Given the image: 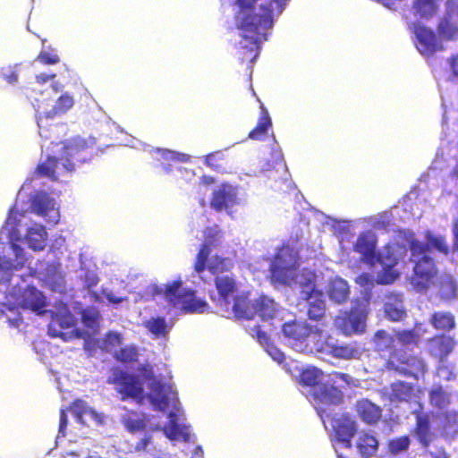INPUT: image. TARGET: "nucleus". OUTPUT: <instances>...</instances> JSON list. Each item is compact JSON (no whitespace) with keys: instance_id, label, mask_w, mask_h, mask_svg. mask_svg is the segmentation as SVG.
<instances>
[{"instance_id":"nucleus-20","label":"nucleus","mask_w":458,"mask_h":458,"mask_svg":"<svg viewBox=\"0 0 458 458\" xmlns=\"http://www.w3.org/2000/svg\"><path fill=\"white\" fill-rule=\"evenodd\" d=\"M152 378L148 387L150 394L148 399L154 408L157 411H165L169 405V394L172 392L170 385L163 383L161 380L155 378L153 376L148 377Z\"/></svg>"},{"instance_id":"nucleus-8","label":"nucleus","mask_w":458,"mask_h":458,"mask_svg":"<svg viewBox=\"0 0 458 458\" xmlns=\"http://www.w3.org/2000/svg\"><path fill=\"white\" fill-rule=\"evenodd\" d=\"M284 335L294 344H303L310 352H315L314 346L321 338L323 330L310 325L306 321L292 320L282 327Z\"/></svg>"},{"instance_id":"nucleus-16","label":"nucleus","mask_w":458,"mask_h":458,"mask_svg":"<svg viewBox=\"0 0 458 458\" xmlns=\"http://www.w3.org/2000/svg\"><path fill=\"white\" fill-rule=\"evenodd\" d=\"M203 243L201 244L193 265L194 271L201 274L206 270V263L213 248L220 247L224 238V232L217 225L208 226L203 233Z\"/></svg>"},{"instance_id":"nucleus-54","label":"nucleus","mask_w":458,"mask_h":458,"mask_svg":"<svg viewBox=\"0 0 458 458\" xmlns=\"http://www.w3.org/2000/svg\"><path fill=\"white\" fill-rule=\"evenodd\" d=\"M36 61L39 62L42 64H55L60 62V58L58 55L48 52V51H41L36 57Z\"/></svg>"},{"instance_id":"nucleus-13","label":"nucleus","mask_w":458,"mask_h":458,"mask_svg":"<svg viewBox=\"0 0 458 458\" xmlns=\"http://www.w3.org/2000/svg\"><path fill=\"white\" fill-rule=\"evenodd\" d=\"M409 29L415 37V47L422 55L433 56L437 52L445 49L437 33L423 23L420 21L411 22Z\"/></svg>"},{"instance_id":"nucleus-4","label":"nucleus","mask_w":458,"mask_h":458,"mask_svg":"<svg viewBox=\"0 0 458 458\" xmlns=\"http://www.w3.org/2000/svg\"><path fill=\"white\" fill-rule=\"evenodd\" d=\"M419 405L420 409L412 412L415 417V424L411 430V435L424 449L425 456L428 458H451V454L445 445H434L433 448H430V444L436 437V434L432 429L429 414L421 411V403Z\"/></svg>"},{"instance_id":"nucleus-58","label":"nucleus","mask_w":458,"mask_h":458,"mask_svg":"<svg viewBox=\"0 0 458 458\" xmlns=\"http://www.w3.org/2000/svg\"><path fill=\"white\" fill-rule=\"evenodd\" d=\"M445 14L458 18V0H446Z\"/></svg>"},{"instance_id":"nucleus-44","label":"nucleus","mask_w":458,"mask_h":458,"mask_svg":"<svg viewBox=\"0 0 458 458\" xmlns=\"http://www.w3.org/2000/svg\"><path fill=\"white\" fill-rule=\"evenodd\" d=\"M67 411H71L76 421L84 425L83 416L86 413L95 414V411L91 409L88 403L82 399H75L68 407H65Z\"/></svg>"},{"instance_id":"nucleus-12","label":"nucleus","mask_w":458,"mask_h":458,"mask_svg":"<svg viewBox=\"0 0 458 458\" xmlns=\"http://www.w3.org/2000/svg\"><path fill=\"white\" fill-rule=\"evenodd\" d=\"M295 257L292 256V249L282 248L275 256L270 266L271 280L281 284H290L294 279L297 268Z\"/></svg>"},{"instance_id":"nucleus-45","label":"nucleus","mask_w":458,"mask_h":458,"mask_svg":"<svg viewBox=\"0 0 458 458\" xmlns=\"http://www.w3.org/2000/svg\"><path fill=\"white\" fill-rule=\"evenodd\" d=\"M139 352L134 345H127L120 348L114 354L115 360L121 363H133L138 360Z\"/></svg>"},{"instance_id":"nucleus-3","label":"nucleus","mask_w":458,"mask_h":458,"mask_svg":"<svg viewBox=\"0 0 458 458\" xmlns=\"http://www.w3.org/2000/svg\"><path fill=\"white\" fill-rule=\"evenodd\" d=\"M88 145L86 140L74 139L64 144L60 157H48L45 162L37 166V173L41 176L54 179L55 177V169L59 164L67 172H72L75 169L77 162H83L85 157L82 153L86 150Z\"/></svg>"},{"instance_id":"nucleus-23","label":"nucleus","mask_w":458,"mask_h":458,"mask_svg":"<svg viewBox=\"0 0 458 458\" xmlns=\"http://www.w3.org/2000/svg\"><path fill=\"white\" fill-rule=\"evenodd\" d=\"M74 105V99L69 93H64L55 101L53 108L44 114L37 117L38 125L40 130L47 125V120L66 114Z\"/></svg>"},{"instance_id":"nucleus-27","label":"nucleus","mask_w":458,"mask_h":458,"mask_svg":"<svg viewBox=\"0 0 458 458\" xmlns=\"http://www.w3.org/2000/svg\"><path fill=\"white\" fill-rule=\"evenodd\" d=\"M144 327L155 339H165L173 327L172 322H167L161 316L151 317L143 324Z\"/></svg>"},{"instance_id":"nucleus-14","label":"nucleus","mask_w":458,"mask_h":458,"mask_svg":"<svg viewBox=\"0 0 458 458\" xmlns=\"http://www.w3.org/2000/svg\"><path fill=\"white\" fill-rule=\"evenodd\" d=\"M332 439L345 448L352 447V439L358 430V424L349 412L335 414L331 419Z\"/></svg>"},{"instance_id":"nucleus-15","label":"nucleus","mask_w":458,"mask_h":458,"mask_svg":"<svg viewBox=\"0 0 458 458\" xmlns=\"http://www.w3.org/2000/svg\"><path fill=\"white\" fill-rule=\"evenodd\" d=\"M109 382L116 386V391L120 394L121 400L133 399L138 403H143L144 389L136 376L119 370Z\"/></svg>"},{"instance_id":"nucleus-25","label":"nucleus","mask_w":458,"mask_h":458,"mask_svg":"<svg viewBox=\"0 0 458 458\" xmlns=\"http://www.w3.org/2000/svg\"><path fill=\"white\" fill-rule=\"evenodd\" d=\"M277 311V304L267 295L262 294L254 301L253 318L259 316L263 320L273 319Z\"/></svg>"},{"instance_id":"nucleus-26","label":"nucleus","mask_w":458,"mask_h":458,"mask_svg":"<svg viewBox=\"0 0 458 458\" xmlns=\"http://www.w3.org/2000/svg\"><path fill=\"white\" fill-rule=\"evenodd\" d=\"M219 300L225 305L230 303V298L236 293L238 284L230 276H217L214 279Z\"/></svg>"},{"instance_id":"nucleus-35","label":"nucleus","mask_w":458,"mask_h":458,"mask_svg":"<svg viewBox=\"0 0 458 458\" xmlns=\"http://www.w3.org/2000/svg\"><path fill=\"white\" fill-rule=\"evenodd\" d=\"M324 373L320 369L309 367L302 369L298 376V382L304 387H311L313 390L321 383Z\"/></svg>"},{"instance_id":"nucleus-21","label":"nucleus","mask_w":458,"mask_h":458,"mask_svg":"<svg viewBox=\"0 0 458 458\" xmlns=\"http://www.w3.org/2000/svg\"><path fill=\"white\" fill-rule=\"evenodd\" d=\"M428 352L431 356L443 361L454 350L455 341L444 334L436 335L428 340Z\"/></svg>"},{"instance_id":"nucleus-22","label":"nucleus","mask_w":458,"mask_h":458,"mask_svg":"<svg viewBox=\"0 0 458 458\" xmlns=\"http://www.w3.org/2000/svg\"><path fill=\"white\" fill-rule=\"evenodd\" d=\"M357 415L367 425H376L382 418V409L367 398L360 399L355 403Z\"/></svg>"},{"instance_id":"nucleus-56","label":"nucleus","mask_w":458,"mask_h":458,"mask_svg":"<svg viewBox=\"0 0 458 458\" xmlns=\"http://www.w3.org/2000/svg\"><path fill=\"white\" fill-rule=\"evenodd\" d=\"M67 411L65 408H62L59 411V426H58V436L64 437L66 436V428L68 425Z\"/></svg>"},{"instance_id":"nucleus-10","label":"nucleus","mask_w":458,"mask_h":458,"mask_svg":"<svg viewBox=\"0 0 458 458\" xmlns=\"http://www.w3.org/2000/svg\"><path fill=\"white\" fill-rule=\"evenodd\" d=\"M300 298L307 303V315L310 320L320 321L327 310L324 293L317 288L314 278L300 282Z\"/></svg>"},{"instance_id":"nucleus-32","label":"nucleus","mask_w":458,"mask_h":458,"mask_svg":"<svg viewBox=\"0 0 458 458\" xmlns=\"http://www.w3.org/2000/svg\"><path fill=\"white\" fill-rule=\"evenodd\" d=\"M429 323L436 330L444 332H449L456 326L454 315L448 311H436L432 313Z\"/></svg>"},{"instance_id":"nucleus-43","label":"nucleus","mask_w":458,"mask_h":458,"mask_svg":"<svg viewBox=\"0 0 458 458\" xmlns=\"http://www.w3.org/2000/svg\"><path fill=\"white\" fill-rule=\"evenodd\" d=\"M30 208L38 216H45L54 209V201L47 193L40 192L31 199Z\"/></svg>"},{"instance_id":"nucleus-29","label":"nucleus","mask_w":458,"mask_h":458,"mask_svg":"<svg viewBox=\"0 0 458 458\" xmlns=\"http://www.w3.org/2000/svg\"><path fill=\"white\" fill-rule=\"evenodd\" d=\"M235 318L240 319H252L254 312V301L249 300V293H244L233 296L232 308Z\"/></svg>"},{"instance_id":"nucleus-19","label":"nucleus","mask_w":458,"mask_h":458,"mask_svg":"<svg viewBox=\"0 0 458 458\" xmlns=\"http://www.w3.org/2000/svg\"><path fill=\"white\" fill-rule=\"evenodd\" d=\"M12 248L15 254L14 261L5 256H0V284L9 283L13 272L25 266L26 258L23 249L16 243H13Z\"/></svg>"},{"instance_id":"nucleus-47","label":"nucleus","mask_w":458,"mask_h":458,"mask_svg":"<svg viewBox=\"0 0 458 458\" xmlns=\"http://www.w3.org/2000/svg\"><path fill=\"white\" fill-rule=\"evenodd\" d=\"M410 445L411 439L409 436L404 435L389 440L387 448L390 454L396 455L400 453L406 452L409 449Z\"/></svg>"},{"instance_id":"nucleus-17","label":"nucleus","mask_w":458,"mask_h":458,"mask_svg":"<svg viewBox=\"0 0 458 458\" xmlns=\"http://www.w3.org/2000/svg\"><path fill=\"white\" fill-rule=\"evenodd\" d=\"M423 393L421 388H416L411 383L397 380L389 385L386 393L387 400L391 403H410L420 397Z\"/></svg>"},{"instance_id":"nucleus-48","label":"nucleus","mask_w":458,"mask_h":458,"mask_svg":"<svg viewBox=\"0 0 458 458\" xmlns=\"http://www.w3.org/2000/svg\"><path fill=\"white\" fill-rule=\"evenodd\" d=\"M426 239L427 242L425 243L429 245L430 254L432 253V248L445 255L448 254L449 247L444 236H436L428 232Z\"/></svg>"},{"instance_id":"nucleus-42","label":"nucleus","mask_w":458,"mask_h":458,"mask_svg":"<svg viewBox=\"0 0 458 458\" xmlns=\"http://www.w3.org/2000/svg\"><path fill=\"white\" fill-rule=\"evenodd\" d=\"M234 267V262L231 258L215 255L209 263H206V269L211 275H218L231 271Z\"/></svg>"},{"instance_id":"nucleus-28","label":"nucleus","mask_w":458,"mask_h":458,"mask_svg":"<svg viewBox=\"0 0 458 458\" xmlns=\"http://www.w3.org/2000/svg\"><path fill=\"white\" fill-rule=\"evenodd\" d=\"M378 440L369 431H361L356 441V447L362 458H370L378 450Z\"/></svg>"},{"instance_id":"nucleus-62","label":"nucleus","mask_w":458,"mask_h":458,"mask_svg":"<svg viewBox=\"0 0 458 458\" xmlns=\"http://www.w3.org/2000/svg\"><path fill=\"white\" fill-rule=\"evenodd\" d=\"M452 72L458 79V55H454L448 59Z\"/></svg>"},{"instance_id":"nucleus-1","label":"nucleus","mask_w":458,"mask_h":458,"mask_svg":"<svg viewBox=\"0 0 458 458\" xmlns=\"http://www.w3.org/2000/svg\"><path fill=\"white\" fill-rule=\"evenodd\" d=\"M259 0H235L237 11L234 13L236 28L245 41L242 45V61L253 63L259 55L260 44L267 40V31L273 27L272 11L262 6L260 13H254L253 8Z\"/></svg>"},{"instance_id":"nucleus-31","label":"nucleus","mask_w":458,"mask_h":458,"mask_svg":"<svg viewBox=\"0 0 458 458\" xmlns=\"http://www.w3.org/2000/svg\"><path fill=\"white\" fill-rule=\"evenodd\" d=\"M148 418L135 411H128L122 419V424L131 434L142 432L146 429Z\"/></svg>"},{"instance_id":"nucleus-40","label":"nucleus","mask_w":458,"mask_h":458,"mask_svg":"<svg viewBox=\"0 0 458 458\" xmlns=\"http://www.w3.org/2000/svg\"><path fill=\"white\" fill-rule=\"evenodd\" d=\"M205 163L212 170L218 173H225L230 167L229 158L221 150L208 154L205 157Z\"/></svg>"},{"instance_id":"nucleus-49","label":"nucleus","mask_w":458,"mask_h":458,"mask_svg":"<svg viewBox=\"0 0 458 458\" xmlns=\"http://www.w3.org/2000/svg\"><path fill=\"white\" fill-rule=\"evenodd\" d=\"M373 342L379 350L384 351L394 347V337L381 329L374 334Z\"/></svg>"},{"instance_id":"nucleus-9","label":"nucleus","mask_w":458,"mask_h":458,"mask_svg":"<svg viewBox=\"0 0 458 458\" xmlns=\"http://www.w3.org/2000/svg\"><path fill=\"white\" fill-rule=\"evenodd\" d=\"M367 317L368 310L366 306L358 303L352 306L350 310L342 311L336 315L334 318L333 324L343 335L350 336L364 332Z\"/></svg>"},{"instance_id":"nucleus-6","label":"nucleus","mask_w":458,"mask_h":458,"mask_svg":"<svg viewBox=\"0 0 458 458\" xmlns=\"http://www.w3.org/2000/svg\"><path fill=\"white\" fill-rule=\"evenodd\" d=\"M353 250L361 255L362 260L368 264L374 265L380 263L384 268L378 274L377 281L379 284H393L399 276V274L393 270L396 264V260L393 259L389 263H386L383 257L376 252V242L371 239L369 233H361L357 238Z\"/></svg>"},{"instance_id":"nucleus-7","label":"nucleus","mask_w":458,"mask_h":458,"mask_svg":"<svg viewBox=\"0 0 458 458\" xmlns=\"http://www.w3.org/2000/svg\"><path fill=\"white\" fill-rule=\"evenodd\" d=\"M386 370L394 371L406 377L418 379L428 372L425 360L415 354L393 351L385 363Z\"/></svg>"},{"instance_id":"nucleus-55","label":"nucleus","mask_w":458,"mask_h":458,"mask_svg":"<svg viewBox=\"0 0 458 458\" xmlns=\"http://www.w3.org/2000/svg\"><path fill=\"white\" fill-rule=\"evenodd\" d=\"M54 322H56L63 328H70L74 326V318L70 312H67L63 315H56L54 318Z\"/></svg>"},{"instance_id":"nucleus-57","label":"nucleus","mask_w":458,"mask_h":458,"mask_svg":"<svg viewBox=\"0 0 458 458\" xmlns=\"http://www.w3.org/2000/svg\"><path fill=\"white\" fill-rule=\"evenodd\" d=\"M287 2H288V0H269L268 4H262V5L259 6V12H255V7H254L253 8V13H260V9H261L262 6H267L273 12V9L271 8V5L272 4H276L277 13H281L284 11V7L286 6ZM272 17L274 18V14L273 13H272Z\"/></svg>"},{"instance_id":"nucleus-50","label":"nucleus","mask_w":458,"mask_h":458,"mask_svg":"<svg viewBox=\"0 0 458 458\" xmlns=\"http://www.w3.org/2000/svg\"><path fill=\"white\" fill-rule=\"evenodd\" d=\"M121 333L109 331L105 335L102 344V349L106 352H111L113 349L120 346L123 343Z\"/></svg>"},{"instance_id":"nucleus-63","label":"nucleus","mask_w":458,"mask_h":458,"mask_svg":"<svg viewBox=\"0 0 458 458\" xmlns=\"http://www.w3.org/2000/svg\"><path fill=\"white\" fill-rule=\"evenodd\" d=\"M332 375L334 376L335 378L340 379L346 383L347 385H351L352 383V377L349 374L343 373L340 371H335L332 373Z\"/></svg>"},{"instance_id":"nucleus-39","label":"nucleus","mask_w":458,"mask_h":458,"mask_svg":"<svg viewBox=\"0 0 458 458\" xmlns=\"http://www.w3.org/2000/svg\"><path fill=\"white\" fill-rule=\"evenodd\" d=\"M47 235L44 226L39 225L29 228L25 238L30 249L42 250L46 246Z\"/></svg>"},{"instance_id":"nucleus-36","label":"nucleus","mask_w":458,"mask_h":458,"mask_svg":"<svg viewBox=\"0 0 458 458\" xmlns=\"http://www.w3.org/2000/svg\"><path fill=\"white\" fill-rule=\"evenodd\" d=\"M437 31L445 39H456L458 38V18L444 14L438 22Z\"/></svg>"},{"instance_id":"nucleus-51","label":"nucleus","mask_w":458,"mask_h":458,"mask_svg":"<svg viewBox=\"0 0 458 458\" xmlns=\"http://www.w3.org/2000/svg\"><path fill=\"white\" fill-rule=\"evenodd\" d=\"M170 420L168 424L164 428V431L168 438L174 440L177 439L181 436L180 426L176 421V416L174 412L169 413Z\"/></svg>"},{"instance_id":"nucleus-33","label":"nucleus","mask_w":458,"mask_h":458,"mask_svg":"<svg viewBox=\"0 0 458 458\" xmlns=\"http://www.w3.org/2000/svg\"><path fill=\"white\" fill-rule=\"evenodd\" d=\"M441 434L445 438H454L458 435V412L446 411L440 415Z\"/></svg>"},{"instance_id":"nucleus-24","label":"nucleus","mask_w":458,"mask_h":458,"mask_svg":"<svg viewBox=\"0 0 458 458\" xmlns=\"http://www.w3.org/2000/svg\"><path fill=\"white\" fill-rule=\"evenodd\" d=\"M311 396L315 401L328 405H339L344 401L343 392L338 387L325 383L312 390Z\"/></svg>"},{"instance_id":"nucleus-37","label":"nucleus","mask_w":458,"mask_h":458,"mask_svg":"<svg viewBox=\"0 0 458 458\" xmlns=\"http://www.w3.org/2000/svg\"><path fill=\"white\" fill-rule=\"evenodd\" d=\"M349 293L347 283L340 278L331 281L327 290L330 300L339 304L348 300Z\"/></svg>"},{"instance_id":"nucleus-30","label":"nucleus","mask_w":458,"mask_h":458,"mask_svg":"<svg viewBox=\"0 0 458 458\" xmlns=\"http://www.w3.org/2000/svg\"><path fill=\"white\" fill-rule=\"evenodd\" d=\"M21 304L22 308L33 311H41L46 306L45 298L41 292L30 286L22 292Z\"/></svg>"},{"instance_id":"nucleus-59","label":"nucleus","mask_w":458,"mask_h":458,"mask_svg":"<svg viewBox=\"0 0 458 458\" xmlns=\"http://www.w3.org/2000/svg\"><path fill=\"white\" fill-rule=\"evenodd\" d=\"M252 330L254 331L256 338L259 342V344H267L269 343L268 335L261 330L260 326L254 327Z\"/></svg>"},{"instance_id":"nucleus-46","label":"nucleus","mask_w":458,"mask_h":458,"mask_svg":"<svg viewBox=\"0 0 458 458\" xmlns=\"http://www.w3.org/2000/svg\"><path fill=\"white\" fill-rule=\"evenodd\" d=\"M395 339L403 346L418 345L420 334L414 329L400 330L394 334Z\"/></svg>"},{"instance_id":"nucleus-18","label":"nucleus","mask_w":458,"mask_h":458,"mask_svg":"<svg viewBox=\"0 0 458 458\" xmlns=\"http://www.w3.org/2000/svg\"><path fill=\"white\" fill-rule=\"evenodd\" d=\"M239 204L237 188L230 183L224 182L215 190L210 199V207L216 211L228 210Z\"/></svg>"},{"instance_id":"nucleus-60","label":"nucleus","mask_w":458,"mask_h":458,"mask_svg":"<svg viewBox=\"0 0 458 458\" xmlns=\"http://www.w3.org/2000/svg\"><path fill=\"white\" fill-rule=\"evenodd\" d=\"M151 442V436L146 435L144 436L134 446V452L140 453L145 451L148 445Z\"/></svg>"},{"instance_id":"nucleus-38","label":"nucleus","mask_w":458,"mask_h":458,"mask_svg":"<svg viewBox=\"0 0 458 458\" xmlns=\"http://www.w3.org/2000/svg\"><path fill=\"white\" fill-rule=\"evenodd\" d=\"M441 0H413L412 9L414 13L422 19H430L435 16L439 9Z\"/></svg>"},{"instance_id":"nucleus-64","label":"nucleus","mask_w":458,"mask_h":458,"mask_svg":"<svg viewBox=\"0 0 458 458\" xmlns=\"http://www.w3.org/2000/svg\"><path fill=\"white\" fill-rule=\"evenodd\" d=\"M453 233H454L453 249H454V250L458 251V219L454 220L453 223Z\"/></svg>"},{"instance_id":"nucleus-11","label":"nucleus","mask_w":458,"mask_h":458,"mask_svg":"<svg viewBox=\"0 0 458 458\" xmlns=\"http://www.w3.org/2000/svg\"><path fill=\"white\" fill-rule=\"evenodd\" d=\"M314 348L315 352L343 360L358 359L361 353L356 342L338 343L337 341H334L330 335L324 332Z\"/></svg>"},{"instance_id":"nucleus-52","label":"nucleus","mask_w":458,"mask_h":458,"mask_svg":"<svg viewBox=\"0 0 458 458\" xmlns=\"http://www.w3.org/2000/svg\"><path fill=\"white\" fill-rule=\"evenodd\" d=\"M385 313L392 321H400L406 316L404 310L400 309L392 303H386L385 305Z\"/></svg>"},{"instance_id":"nucleus-53","label":"nucleus","mask_w":458,"mask_h":458,"mask_svg":"<svg viewBox=\"0 0 458 458\" xmlns=\"http://www.w3.org/2000/svg\"><path fill=\"white\" fill-rule=\"evenodd\" d=\"M100 316L98 312L85 311L82 314V323L86 327L96 331L99 327Z\"/></svg>"},{"instance_id":"nucleus-61","label":"nucleus","mask_w":458,"mask_h":458,"mask_svg":"<svg viewBox=\"0 0 458 458\" xmlns=\"http://www.w3.org/2000/svg\"><path fill=\"white\" fill-rule=\"evenodd\" d=\"M372 276L368 273H362L355 279V282L363 287L372 284Z\"/></svg>"},{"instance_id":"nucleus-2","label":"nucleus","mask_w":458,"mask_h":458,"mask_svg":"<svg viewBox=\"0 0 458 458\" xmlns=\"http://www.w3.org/2000/svg\"><path fill=\"white\" fill-rule=\"evenodd\" d=\"M410 260L413 263V281L418 291L426 290L437 275L434 259L428 244L416 239L409 242Z\"/></svg>"},{"instance_id":"nucleus-34","label":"nucleus","mask_w":458,"mask_h":458,"mask_svg":"<svg viewBox=\"0 0 458 458\" xmlns=\"http://www.w3.org/2000/svg\"><path fill=\"white\" fill-rule=\"evenodd\" d=\"M271 126L272 122L268 111L263 105H261L260 116L258 120L256 126L249 132V139L253 140H260L264 139L268 129H270Z\"/></svg>"},{"instance_id":"nucleus-5","label":"nucleus","mask_w":458,"mask_h":458,"mask_svg":"<svg viewBox=\"0 0 458 458\" xmlns=\"http://www.w3.org/2000/svg\"><path fill=\"white\" fill-rule=\"evenodd\" d=\"M182 281L175 280L165 284L164 290L156 289L157 293H162L170 307L180 309L187 313H202L206 310L208 303L195 297V292L182 288Z\"/></svg>"},{"instance_id":"nucleus-41","label":"nucleus","mask_w":458,"mask_h":458,"mask_svg":"<svg viewBox=\"0 0 458 458\" xmlns=\"http://www.w3.org/2000/svg\"><path fill=\"white\" fill-rule=\"evenodd\" d=\"M428 401L431 406L444 409L451 403L450 394L441 385H437L429 390Z\"/></svg>"}]
</instances>
